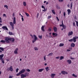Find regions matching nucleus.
<instances>
[{"label":"nucleus","mask_w":78,"mask_h":78,"mask_svg":"<svg viewBox=\"0 0 78 78\" xmlns=\"http://www.w3.org/2000/svg\"><path fill=\"white\" fill-rule=\"evenodd\" d=\"M9 23L10 25H11V26L12 27V30H13L14 28V24H16V17H14L13 23L12 22H10Z\"/></svg>","instance_id":"nucleus-1"},{"label":"nucleus","mask_w":78,"mask_h":78,"mask_svg":"<svg viewBox=\"0 0 78 78\" xmlns=\"http://www.w3.org/2000/svg\"><path fill=\"white\" fill-rule=\"evenodd\" d=\"M76 39H78V37L75 36L73 37V39L69 40L68 41L69 42H73V41L74 42H76Z\"/></svg>","instance_id":"nucleus-2"},{"label":"nucleus","mask_w":78,"mask_h":78,"mask_svg":"<svg viewBox=\"0 0 78 78\" xmlns=\"http://www.w3.org/2000/svg\"><path fill=\"white\" fill-rule=\"evenodd\" d=\"M27 76H28V73L26 72L24 74H22L21 75V78H26Z\"/></svg>","instance_id":"nucleus-3"},{"label":"nucleus","mask_w":78,"mask_h":78,"mask_svg":"<svg viewBox=\"0 0 78 78\" xmlns=\"http://www.w3.org/2000/svg\"><path fill=\"white\" fill-rule=\"evenodd\" d=\"M4 56V54H2L1 55H0V60L1 61L2 63L4 64L5 63V62L4 61V60L3 58Z\"/></svg>","instance_id":"nucleus-4"},{"label":"nucleus","mask_w":78,"mask_h":78,"mask_svg":"<svg viewBox=\"0 0 78 78\" xmlns=\"http://www.w3.org/2000/svg\"><path fill=\"white\" fill-rule=\"evenodd\" d=\"M33 37H34V39L32 41V43L33 44H34V42H36V40H37V38L36 37V35H35V34H34L33 35Z\"/></svg>","instance_id":"nucleus-5"},{"label":"nucleus","mask_w":78,"mask_h":78,"mask_svg":"<svg viewBox=\"0 0 78 78\" xmlns=\"http://www.w3.org/2000/svg\"><path fill=\"white\" fill-rule=\"evenodd\" d=\"M5 40L6 43H9L10 42L9 41H10V38L6 37L5 38Z\"/></svg>","instance_id":"nucleus-6"},{"label":"nucleus","mask_w":78,"mask_h":78,"mask_svg":"<svg viewBox=\"0 0 78 78\" xmlns=\"http://www.w3.org/2000/svg\"><path fill=\"white\" fill-rule=\"evenodd\" d=\"M7 70L9 71L10 70L11 72H12V71H13V69H12V66H11L10 67V69H9V68H8Z\"/></svg>","instance_id":"nucleus-7"},{"label":"nucleus","mask_w":78,"mask_h":78,"mask_svg":"<svg viewBox=\"0 0 78 78\" xmlns=\"http://www.w3.org/2000/svg\"><path fill=\"white\" fill-rule=\"evenodd\" d=\"M61 73L63 75H67L68 74V73L67 72L65 71H62Z\"/></svg>","instance_id":"nucleus-8"},{"label":"nucleus","mask_w":78,"mask_h":78,"mask_svg":"<svg viewBox=\"0 0 78 78\" xmlns=\"http://www.w3.org/2000/svg\"><path fill=\"white\" fill-rule=\"evenodd\" d=\"M2 29H3V30H8V28H7V27H6V26H3L2 27Z\"/></svg>","instance_id":"nucleus-9"},{"label":"nucleus","mask_w":78,"mask_h":78,"mask_svg":"<svg viewBox=\"0 0 78 78\" xmlns=\"http://www.w3.org/2000/svg\"><path fill=\"white\" fill-rule=\"evenodd\" d=\"M73 34V31H71V32H69L68 33V36H72Z\"/></svg>","instance_id":"nucleus-10"},{"label":"nucleus","mask_w":78,"mask_h":78,"mask_svg":"<svg viewBox=\"0 0 78 78\" xmlns=\"http://www.w3.org/2000/svg\"><path fill=\"white\" fill-rule=\"evenodd\" d=\"M25 69H22L21 71H20V72L22 74V73H23L25 72L26 71Z\"/></svg>","instance_id":"nucleus-11"},{"label":"nucleus","mask_w":78,"mask_h":78,"mask_svg":"<svg viewBox=\"0 0 78 78\" xmlns=\"http://www.w3.org/2000/svg\"><path fill=\"white\" fill-rule=\"evenodd\" d=\"M15 41V39H14V38H10V41H12V42H14Z\"/></svg>","instance_id":"nucleus-12"},{"label":"nucleus","mask_w":78,"mask_h":78,"mask_svg":"<svg viewBox=\"0 0 78 78\" xmlns=\"http://www.w3.org/2000/svg\"><path fill=\"white\" fill-rule=\"evenodd\" d=\"M44 27L45 26H42L41 27V30L42 31H43V32H44V31H45V30L44 29Z\"/></svg>","instance_id":"nucleus-13"},{"label":"nucleus","mask_w":78,"mask_h":78,"mask_svg":"<svg viewBox=\"0 0 78 78\" xmlns=\"http://www.w3.org/2000/svg\"><path fill=\"white\" fill-rule=\"evenodd\" d=\"M52 35L53 36H54V37H56V36H58V34L53 33H52Z\"/></svg>","instance_id":"nucleus-14"},{"label":"nucleus","mask_w":78,"mask_h":78,"mask_svg":"<svg viewBox=\"0 0 78 78\" xmlns=\"http://www.w3.org/2000/svg\"><path fill=\"white\" fill-rule=\"evenodd\" d=\"M75 44L73 43H72L71 44V47H75Z\"/></svg>","instance_id":"nucleus-15"},{"label":"nucleus","mask_w":78,"mask_h":78,"mask_svg":"<svg viewBox=\"0 0 78 78\" xmlns=\"http://www.w3.org/2000/svg\"><path fill=\"white\" fill-rule=\"evenodd\" d=\"M18 51V48H16V49L14 51L15 54H17L18 53L17 52V51Z\"/></svg>","instance_id":"nucleus-16"},{"label":"nucleus","mask_w":78,"mask_h":78,"mask_svg":"<svg viewBox=\"0 0 78 78\" xmlns=\"http://www.w3.org/2000/svg\"><path fill=\"white\" fill-rule=\"evenodd\" d=\"M55 75L56 74H51V76L52 78H54Z\"/></svg>","instance_id":"nucleus-17"},{"label":"nucleus","mask_w":78,"mask_h":78,"mask_svg":"<svg viewBox=\"0 0 78 78\" xmlns=\"http://www.w3.org/2000/svg\"><path fill=\"white\" fill-rule=\"evenodd\" d=\"M53 30L54 32H56L57 31V28L56 27H54Z\"/></svg>","instance_id":"nucleus-18"},{"label":"nucleus","mask_w":78,"mask_h":78,"mask_svg":"<svg viewBox=\"0 0 78 78\" xmlns=\"http://www.w3.org/2000/svg\"><path fill=\"white\" fill-rule=\"evenodd\" d=\"M67 62L69 64H70L72 63V61L70 60H68L67 61Z\"/></svg>","instance_id":"nucleus-19"},{"label":"nucleus","mask_w":78,"mask_h":78,"mask_svg":"<svg viewBox=\"0 0 78 78\" xmlns=\"http://www.w3.org/2000/svg\"><path fill=\"white\" fill-rule=\"evenodd\" d=\"M67 11H68V15H70V12H71V11H70V9H68L67 10Z\"/></svg>","instance_id":"nucleus-20"},{"label":"nucleus","mask_w":78,"mask_h":78,"mask_svg":"<svg viewBox=\"0 0 78 78\" xmlns=\"http://www.w3.org/2000/svg\"><path fill=\"white\" fill-rule=\"evenodd\" d=\"M45 70H46V71L47 72H48V70H50V69H49V67H47L45 68Z\"/></svg>","instance_id":"nucleus-21"},{"label":"nucleus","mask_w":78,"mask_h":78,"mask_svg":"<svg viewBox=\"0 0 78 78\" xmlns=\"http://www.w3.org/2000/svg\"><path fill=\"white\" fill-rule=\"evenodd\" d=\"M44 70V69H39L38 71L39 72H42Z\"/></svg>","instance_id":"nucleus-22"},{"label":"nucleus","mask_w":78,"mask_h":78,"mask_svg":"<svg viewBox=\"0 0 78 78\" xmlns=\"http://www.w3.org/2000/svg\"><path fill=\"white\" fill-rule=\"evenodd\" d=\"M64 24L63 23V21H62V24L60 25V27H62L64 26Z\"/></svg>","instance_id":"nucleus-23"},{"label":"nucleus","mask_w":78,"mask_h":78,"mask_svg":"<svg viewBox=\"0 0 78 78\" xmlns=\"http://www.w3.org/2000/svg\"><path fill=\"white\" fill-rule=\"evenodd\" d=\"M64 57L63 56H61L60 57L59 60H62V59H64Z\"/></svg>","instance_id":"nucleus-24"},{"label":"nucleus","mask_w":78,"mask_h":78,"mask_svg":"<svg viewBox=\"0 0 78 78\" xmlns=\"http://www.w3.org/2000/svg\"><path fill=\"white\" fill-rule=\"evenodd\" d=\"M64 44L63 43H60V45H59V47H63L64 46Z\"/></svg>","instance_id":"nucleus-25"},{"label":"nucleus","mask_w":78,"mask_h":78,"mask_svg":"<svg viewBox=\"0 0 78 78\" xmlns=\"http://www.w3.org/2000/svg\"><path fill=\"white\" fill-rule=\"evenodd\" d=\"M52 55H53V53H51L48 55V56H49L50 55L52 56Z\"/></svg>","instance_id":"nucleus-26"},{"label":"nucleus","mask_w":78,"mask_h":78,"mask_svg":"<svg viewBox=\"0 0 78 78\" xmlns=\"http://www.w3.org/2000/svg\"><path fill=\"white\" fill-rule=\"evenodd\" d=\"M0 50H2V51H4V48L2 47H0Z\"/></svg>","instance_id":"nucleus-27"},{"label":"nucleus","mask_w":78,"mask_h":78,"mask_svg":"<svg viewBox=\"0 0 78 78\" xmlns=\"http://www.w3.org/2000/svg\"><path fill=\"white\" fill-rule=\"evenodd\" d=\"M9 35H13V34H12V32H9Z\"/></svg>","instance_id":"nucleus-28"},{"label":"nucleus","mask_w":78,"mask_h":78,"mask_svg":"<svg viewBox=\"0 0 78 78\" xmlns=\"http://www.w3.org/2000/svg\"><path fill=\"white\" fill-rule=\"evenodd\" d=\"M72 75L73 76H74V77H75V78H76V77H77V76L75 75V74H72Z\"/></svg>","instance_id":"nucleus-29"},{"label":"nucleus","mask_w":78,"mask_h":78,"mask_svg":"<svg viewBox=\"0 0 78 78\" xmlns=\"http://www.w3.org/2000/svg\"><path fill=\"white\" fill-rule=\"evenodd\" d=\"M21 73L20 72L18 73H17L16 74V76H18L19 75H21Z\"/></svg>","instance_id":"nucleus-30"},{"label":"nucleus","mask_w":78,"mask_h":78,"mask_svg":"<svg viewBox=\"0 0 78 78\" xmlns=\"http://www.w3.org/2000/svg\"><path fill=\"white\" fill-rule=\"evenodd\" d=\"M25 14L27 16V17H29V16H30V15H29V14H28V13L27 12H25Z\"/></svg>","instance_id":"nucleus-31"},{"label":"nucleus","mask_w":78,"mask_h":78,"mask_svg":"<svg viewBox=\"0 0 78 78\" xmlns=\"http://www.w3.org/2000/svg\"><path fill=\"white\" fill-rule=\"evenodd\" d=\"M4 7L5 8H7V9H8V5H4Z\"/></svg>","instance_id":"nucleus-32"},{"label":"nucleus","mask_w":78,"mask_h":78,"mask_svg":"<svg viewBox=\"0 0 78 78\" xmlns=\"http://www.w3.org/2000/svg\"><path fill=\"white\" fill-rule=\"evenodd\" d=\"M1 42H2V43H5L6 41H5L2 40L0 41Z\"/></svg>","instance_id":"nucleus-33"},{"label":"nucleus","mask_w":78,"mask_h":78,"mask_svg":"<svg viewBox=\"0 0 78 78\" xmlns=\"http://www.w3.org/2000/svg\"><path fill=\"white\" fill-rule=\"evenodd\" d=\"M52 12L53 14H55V10L54 9L52 10Z\"/></svg>","instance_id":"nucleus-34"},{"label":"nucleus","mask_w":78,"mask_h":78,"mask_svg":"<svg viewBox=\"0 0 78 78\" xmlns=\"http://www.w3.org/2000/svg\"><path fill=\"white\" fill-rule=\"evenodd\" d=\"M38 37H39V38L40 39H42V35L41 36L39 35L38 36Z\"/></svg>","instance_id":"nucleus-35"},{"label":"nucleus","mask_w":78,"mask_h":78,"mask_svg":"<svg viewBox=\"0 0 78 78\" xmlns=\"http://www.w3.org/2000/svg\"><path fill=\"white\" fill-rule=\"evenodd\" d=\"M34 49L35 50H38V48L37 47H34Z\"/></svg>","instance_id":"nucleus-36"},{"label":"nucleus","mask_w":78,"mask_h":78,"mask_svg":"<svg viewBox=\"0 0 78 78\" xmlns=\"http://www.w3.org/2000/svg\"><path fill=\"white\" fill-rule=\"evenodd\" d=\"M56 8H57V9H60V7H58V5H57L56 6Z\"/></svg>","instance_id":"nucleus-37"},{"label":"nucleus","mask_w":78,"mask_h":78,"mask_svg":"<svg viewBox=\"0 0 78 78\" xmlns=\"http://www.w3.org/2000/svg\"><path fill=\"white\" fill-rule=\"evenodd\" d=\"M44 60L46 61V55H44Z\"/></svg>","instance_id":"nucleus-38"},{"label":"nucleus","mask_w":78,"mask_h":78,"mask_svg":"<svg viewBox=\"0 0 78 78\" xmlns=\"http://www.w3.org/2000/svg\"><path fill=\"white\" fill-rule=\"evenodd\" d=\"M23 5L24 6H26V2H23Z\"/></svg>","instance_id":"nucleus-39"},{"label":"nucleus","mask_w":78,"mask_h":78,"mask_svg":"<svg viewBox=\"0 0 78 78\" xmlns=\"http://www.w3.org/2000/svg\"><path fill=\"white\" fill-rule=\"evenodd\" d=\"M63 29H66V28H67V26H66L65 25L63 27Z\"/></svg>","instance_id":"nucleus-40"},{"label":"nucleus","mask_w":78,"mask_h":78,"mask_svg":"<svg viewBox=\"0 0 78 78\" xmlns=\"http://www.w3.org/2000/svg\"><path fill=\"white\" fill-rule=\"evenodd\" d=\"M63 16L64 17H66V12H63Z\"/></svg>","instance_id":"nucleus-41"},{"label":"nucleus","mask_w":78,"mask_h":78,"mask_svg":"<svg viewBox=\"0 0 78 78\" xmlns=\"http://www.w3.org/2000/svg\"><path fill=\"white\" fill-rule=\"evenodd\" d=\"M50 18H51V16H48V19H50Z\"/></svg>","instance_id":"nucleus-42"},{"label":"nucleus","mask_w":78,"mask_h":78,"mask_svg":"<svg viewBox=\"0 0 78 78\" xmlns=\"http://www.w3.org/2000/svg\"><path fill=\"white\" fill-rule=\"evenodd\" d=\"M58 1L59 2H62L64 1V0H58Z\"/></svg>","instance_id":"nucleus-43"},{"label":"nucleus","mask_w":78,"mask_h":78,"mask_svg":"<svg viewBox=\"0 0 78 78\" xmlns=\"http://www.w3.org/2000/svg\"><path fill=\"white\" fill-rule=\"evenodd\" d=\"M3 17H6V15L5 14H3Z\"/></svg>","instance_id":"nucleus-44"},{"label":"nucleus","mask_w":78,"mask_h":78,"mask_svg":"<svg viewBox=\"0 0 78 78\" xmlns=\"http://www.w3.org/2000/svg\"><path fill=\"white\" fill-rule=\"evenodd\" d=\"M19 69L18 68H17L16 70V73H17V72H18V71H19Z\"/></svg>","instance_id":"nucleus-45"},{"label":"nucleus","mask_w":78,"mask_h":78,"mask_svg":"<svg viewBox=\"0 0 78 78\" xmlns=\"http://www.w3.org/2000/svg\"><path fill=\"white\" fill-rule=\"evenodd\" d=\"M43 11H44V12H45V11H47V9H45H45H44V10H42Z\"/></svg>","instance_id":"nucleus-46"},{"label":"nucleus","mask_w":78,"mask_h":78,"mask_svg":"<svg viewBox=\"0 0 78 78\" xmlns=\"http://www.w3.org/2000/svg\"><path fill=\"white\" fill-rule=\"evenodd\" d=\"M56 18L57 20L58 21H59V19L58 18V17L56 16Z\"/></svg>","instance_id":"nucleus-47"},{"label":"nucleus","mask_w":78,"mask_h":78,"mask_svg":"<svg viewBox=\"0 0 78 78\" xmlns=\"http://www.w3.org/2000/svg\"><path fill=\"white\" fill-rule=\"evenodd\" d=\"M26 71H27V72H30V70L29 69H26Z\"/></svg>","instance_id":"nucleus-48"},{"label":"nucleus","mask_w":78,"mask_h":78,"mask_svg":"<svg viewBox=\"0 0 78 78\" xmlns=\"http://www.w3.org/2000/svg\"><path fill=\"white\" fill-rule=\"evenodd\" d=\"M73 27H75V22H74L73 23Z\"/></svg>","instance_id":"nucleus-49"},{"label":"nucleus","mask_w":78,"mask_h":78,"mask_svg":"<svg viewBox=\"0 0 78 78\" xmlns=\"http://www.w3.org/2000/svg\"><path fill=\"white\" fill-rule=\"evenodd\" d=\"M76 25L77 27H78V21H76Z\"/></svg>","instance_id":"nucleus-50"},{"label":"nucleus","mask_w":78,"mask_h":78,"mask_svg":"<svg viewBox=\"0 0 78 78\" xmlns=\"http://www.w3.org/2000/svg\"><path fill=\"white\" fill-rule=\"evenodd\" d=\"M21 19H22V20L23 22V21H24V20L23 19V17H22L21 18Z\"/></svg>","instance_id":"nucleus-51"},{"label":"nucleus","mask_w":78,"mask_h":78,"mask_svg":"<svg viewBox=\"0 0 78 78\" xmlns=\"http://www.w3.org/2000/svg\"><path fill=\"white\" fill-rule=\"evenodd\" d=\"M41 8H43V9H45V7H44V5H42L41 6Z\"/></svg>","instance_id":"nucleus-52"},{"label":"nucleus","mask_w":78,"mask_h":78,"mask_svg":"<svg viewBox=\"0 0 78 78\" xmlns=\"http://www.w3.org/2000/svg\"><path fill=\"white\" fill-rule=\"evenodd\" d=\"M13 76H10L9 77V78H12Z\"/></svg>","instance_id":"nucleus-53"},{"label":"nucleus","mask_w":78,"mask_h":78,"mask_svg":"<svg viewBox=\"0 0 78 78\" xmlns=\"http://www.w3.org/2000/svg\"><path fill=\"white\" fill-rule=\"evenodd\" d=\"M48 30L49 31H51V28H49L48 29Z\"/></svg>","instance_id":"nucleus-54"},{"label":"nucleus","mask_w":78,"mask_h":78,"mask_svg":"<svg viewBox=\"0 0 78 78\" xmlns=\"http://www.w3.org/2000/svg\"><path fill=\"white\" fill-rule=\"evenodd\" d=\"M72 6H73V5H72V3H71V8H72Z\"/></svg>","instance_id":"nucleus-55"},{"label":"nucleus","mask_w":78,"mask_h":78,"mask_svg":"<svg viewBox=\"0 0 78 78\" xmlns=\"http://www.w3.org/2000/svg\"><path fill=\"white\" fill-rule=\"evenodd\" d=\"M56 59H59V57L58 56V57H57L55 58Z\"/></svg>","instance_id":"nucleus-56"},{"label":"nucleus","mask_w":78,"mask_h":78,"mask_svg":"<svg viewBox=\"0 0 78 78\" xmlns=\"http://www.w3.org/2000/svg\"><path fill=\"white\" fill-rule=\"evenodd\" d=\"M67 51H70V49H67Z\"/></svg>","instance_id":"nucleus-57"},{"label":"nucleus","mask_w":78,"mask_h":78,"mask_svg":"<svg viewBox=\"0 0 78 78\" xmlns=\"http://www.w3.org/2000/svg\"><path fill=\"white\" fill-rule=\"evenodd\" d=\"M30 36H31L32 38H33V36L32 34H30Z\"/></svg>","instance_id":"nucleus-58"},{"label":"nucleus","mask_w":78,"mask_h":78,"mask_svg":"<svg viewBox=\"0 0 78 78\" xmlns=\"http://www.w3.org/2000/svg\"><path fill=\"white\" fill-rule=\"evenodd\" d=\"M71 59H75V58H72V57H71Z\"/></svg>","instance_id":"nucleus-59"},{"label":"nucleus","mask_w":78,"mask_h":78,"mask_svg":"<svg viewBox=\"0 0 78 78\" xmlns=\"http://www.w3.org/2000/svg\"><path fill=\"white\" fill-rule=\"evenodd\" d=\"M47 2V1H44V3H46Z\"/></svg>","instance_id":"nucleus-60"},{"label":"nucleus","mask_w":78,"mask_h":78,"mask_svg":"<svg viewBox=\"0 0 78 78\" xmlns=\"http://www.w3.org/2000/svg\"><path fill=\"white\" fill-rule=\"evenodd\" d=\"M13 16H15V14H14V13H13L12 14Z\"/></svg>","instance_id":"nucleus-61"},{"label":"nucleus","mask_w":78,"mask_h":78,"mask_svg":"<svg viewBox=\"0 0 78 78\" xmlns=\"http://www.w3.org/2000/svg\"><path fill=\"white\" fill-rule=\"evenodd\" d=\"M2 20H0V23H2Z\"/></svg>","instance_id":"nucleus-62"},{"label":"nucleus","mask_w":78,"mask_h":78,"mask_svg":"<svg viewBox=\"0 0 78 78\" xmlns=\"http://www.w3.org/2000/svg\"><path fill=\"white\" fill-rule=\"evenodd\" d=\"M1 74H2V71H0V75H1Z\"/></svg>","instance_id":"nucleus-63"},{"label":"nucleus","mask_w":78,"mask_h":78,"mask_svg":"<svg viewBox=\"0 0 78 78\" xmlns=\"http://www.w3.org/2000/svg\"><path fill=\"white\" fill-rule=\"evenodd\" d=\"M44 65L45 66H47V63H44Z\"/></svg>","instance_id":"nucleus-64"}]
</instances>
